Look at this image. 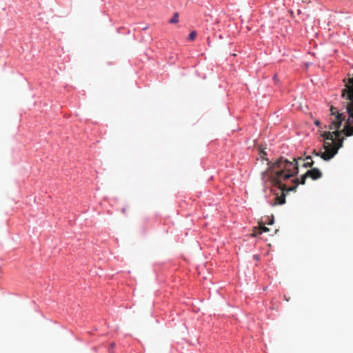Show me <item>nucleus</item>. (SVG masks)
Wrapping results in <instances>:
<instances>
[{
    "label": "nucleus",
    "mask_w": 353,
    "mask_h": 353,
    "mask_svg": "<svg viewBox=\"0 0 353 353\" xmlns=\"http://www.w3.org/2000/svg\"><path fill=\"white\" fill-rule=\"evenodd\" d=\"M179 21V14L177 12L174 13L172 18L170 20V23H176Z\"/></svg>",
    "instance_id": "8"
},
{
    "label": "nucleus",
    "mask_w": 353,
    "mask_h": 353,
    "mask_svg": "<svg viewBox=\"0 0 353 353\" xmlns=\"http://www.w3.org/2000/svg\"><path fill=\"white\" fill-rule=\"evenodd\" d=\"M122 212H123V213H125V209H123V210H122Z\"/></svg>",
    "instance_id": "15"
},
{
    "label": "nucleus",
    "mask_w": 353,
    "mask_h": 353,
    "mask_svg": "<svg viewBox=\"0 0 353 353\" xmlns=\"http://www.w3.org/2000/svg\"><path fill=\"white\" fill-rule=\"evenodd\" d=\"M259 234H260L259 233L258 228H254L253 232L252 234V236L256 237V236H257Z\"/></svg>",
    "instance_id": "11"
},
{
    "label": "nucleus",
    "mask_w": 353,
    "mask_h": 353,
    "mask_svg": "<svg viewBox=\"0 0 353 353\" xmlns=\"http://www.w3.org/2000/svg\"><path fill=\"white\" fill-rule=\"evenodd\" d=\"M306 173L308 177H310L313 180H316L322 176V173L317 168H312L310 170H307Z\"/></svg>",
    "instance_id": "4"
},
{
    "label": "nucleus",
    "mask_w": 353,
    "mask_h": 353,
    "mask_svg": "<svg viewBox=\"0 0 353 353\" xmlns=\"http://www.w3.org/2000/svg\"><path fill=\"white\" fill-rule=\"evenodd\" d=\"M274 223L273 219H272L268 223V225H272Z\"/></svg>",
    "instance_id": "13"
},
{
    "label": "nucleus",
    "mask_w": 353,
    "mask_h": 353,
    "mask_svg": "<svg viewBox=\"0 0 353 353\" xmlns=\"http://www.w3.org/2000/svg\"><path fill=\"white\" fill-rule=\"evenodd\" d=\"M304 160L306 161L303 163V167H312V165H314V161L312 160V157L310 156L307 157Z\"/></svg>",
    "instance_id": "6"
},
{
    "label": "nucleus",
    "mask_w": 353,
    "mask_h": 353,
    "mask_svg": "<svg viewBox=\"0 0 353 353\" xmlns=\"http://www.w3.org/2000/svg\"><path fill=\"white\" fill-rule=\"evenodd\" d=\"M254 259H255L256 260H258V259H259V258H258V256H257V255H254Z\"/></svg>",
    "instance_id": "14"
},
{
    "label": "nucleus",
    "mask_w": 353,
    "mask_h": 353,
    "mask_svg": "<svg viewBox=\"0 0 353 353\" xmlns=\"http://www.w3.org/2000/svg\"><path fill=\"white\" fill-rule=\"evenodd\" d=\"M301 157L292 158L291 161L281 157L274 163L271 165L267 171L261 172V180L264 183L270 182L274 187L278 188L281 191V195H276L274 205H282L285 203V194L291 191H295L298 185L305 184L306 179L308 177L305 172L301 176V179L293 180L294 185L288 187L285 184V181L292 177L295 176L299 173L298 162L301 160Z\"/></svg>",
    "instance_id": "1"
},
{
    "label": "nucleus",
    "mask_w": 353,
    "mask_h": 353,
    "mask_svg": "<svg viewBox=\"0 0 353 353\" xmlns=\"http://www.w3.org/2000/svg\"><path fill=\"white\" fill-rule=\"evenodd\" d=\"M259 155H260V157H261V161H267V165H268V167L266 168V169H265V171H267V170L268 169V168H269L271 165H272L273 163H274L276 162V161H274V162H271V161H270L268 160V159H267V158L265 157V156H267V153H266L263 150H262V149H261V150H260V151H259Z\"/></svg>",
    "instance_id": "5"
},
{
    "label": "nucleus",
    "mask_w": 353,
    "mask_h": 353,
    "mask_svg": "<svg viewBox=\"0 0 353 353\" xmlns=\"http://www.w3.org/2000/svg\"><path fill=\"white\" fill-rule=\"evenodd\" d=\"M196 37V32L195 31H192L190 32L189 35V39L190 41H193Z\"/></svg>",
    "instance_id": "10"
},
{
    "label": "nucleus",
    "mask_w": 353,
    "mask_h": 353,
    "mask_svg": "<svg viewBox=\"0 0 353 353\" xmlns=\"http://www.w3.org/2000/svg\"><path fill=\"white\" fill-rule=\"evenodd\" d=\"M285 300L288 301V297H285Z\"/></svg>",
    "instance_id": "16"
},
{
    "label": "nucleus",
    "mask_w": 353,
    "mask_h": 353,
    "mask_svg": "<svg viewBox=\"0 0 353 353\" xmlns=\"http://www.w3.org/2000/svg\"><path fill=\"white\" fill-rule=\"evenodd\" d=\"M259 233L262 234L263 232H269V228L265 227L264 225H260V226L258 228Z\"/></svg>",
    "instance_id": "7"
},
{
    "label": "nucleus",
    "mask_w": 353,
    "mask_h": 353,
    "mask_svg": "<svg viewBox=\"0 0 353 353\" xmlns=\"http://www.w3.org/2000/svg\"><path fill=\"white\" fill-rule=\"evenodd\" d=\"M116 347L115 343H110L109 347H108V353H114V349Z\"/></svg>",
    "instance_id": "9"
},
{
    "label": "nucleus",
    "mask_w": 353,
    "mask_h": 353,
    "mask_svg": "<svg viewBox=\"0 0 353 353\" xmlns=\"http://www.w3.org/2000/svg\"><path fill=\"white\" fill-rule=\"evenodd\" d=\"M323 138L324 152H316L315 150L312 151V154L320 157L325 161H329L332 159L338 152V150L343 145V140L336 142L333 139V135L330 132H323L321 134Z\"/></svg>",
    "instance_id": "2"
},
{
    "label": "nucleus",
    "mask_w": 353,
    "mask_h": 353,
    "mask_svg": "<svg viewBox=\"0 0 353 353\" xmlns=\"http://www.w3.org/2000/svg\"><path fill=\"white\" fill-rule=\"evenodd\" d=\"M341 96L350 99L347 111L350 113V117L353 118V77L348 79V83L345 85V88L342 90Z\"/></svg>",
    "instance_id": "3"
},
{
    "label": "nucleus",
    "mask_w": 353,
    "mask_h": 353,
    "mask_svg": "<svg viewBox=\"0 0 353 353\" xmlns=\"http://www.w3.org/2000/svg\"><path fill=\"white\" fill-rule=\"evenodd\" d=\"M314 124H315L316 126H319V125H320V124H321V123H320V121H319V120H316V121H314Z\"/></svg>",
    "instance_id": "12"
}]
</instances>
